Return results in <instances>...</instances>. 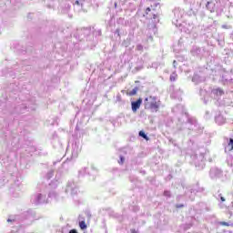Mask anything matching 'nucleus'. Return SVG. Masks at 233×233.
Wrapping results in <instances>:
<instances>
[{"label":"nucleus","mask_w":233,"mask_h":233,"mask_svg":"<svg viewBox=\"0 0 233 233\" xmlns=\"http://www.w3.org/2000/svg\"><path fill=\"white\" fill-rule=\"evenodd\" d=\"M145 108L146 110H152L153 112H157L159 110V102L154 96H149L145 99Z\"/></svg>","instance_id":"f257e3e1"},{"label":"nucleus","mask_w":233,"mask_h":233,"mask_svg":"<svg viewBox=\"0 0 233 233\" xmlns=\"http://www.w3.org/2000/svg\"><path fill=\"white\" fill-rule=\"evenodd\" d=\"M143 103V99L138 98L137 101L131 103L133 112H137L139 110L141 104Z\"/></svg>","instance_id":"f03ea898"},{"label":"nucleus","mask_w":233,"mask_h":233,"mask_svg":"<svg viewBox=\"0 0 233 233\" xmlns=\"http://www.w3.org/2000/svg\"><path fill=\"white\" fill-rule=\"evenodd\" d=\"M219 225H221L222 227H233V222H225V221H221L219 222Z\"/></svg>","instance_id":"7ed1b4c3"},{"label":"nucleus","mask_w":233,"mask_h":233,"mask_svg":"<svg viewBox=\"0 0 233 233\" xmlns=\"http://www.w3.org/2000/svg\"><path fill=\"white\" fill-rule=\"evenodd\" d=\"M79 227H80L81 230H86V223L85 222V220H82L79 222Z\"/></svg>","instance_id":"20e7f679"},{"label":"nucleus","mask_w":233,"mask_h":233,"mask_svg":"<svg viewBox=\"0 0 233 233\" xmlns=\"http://www.w3.org/2000/svg\"><path fill=\"white\" fill-rule=\"evenodd\" d=\"M177 79V75L176 73H172L169 77V81L174 82Z\"/></svg>","instance_id":"39448f33"},{"label":"nucleus","mask_w":233,"mask_h":233,"mask_svg":"<svg viewBox=\"0 0 233 233\" xmlns=\"http://www.w3.org/2000/svg\"><path fill=\"white\" fill-rule=\"evenodd\" d=\"M138 134H139L140 137H143L144 139H146V141H148L150 139L147 137V134H145L143 131H139Z\"/></svg>","instance_id":"423d86ee"},{"label":"nucleus","mask_w":233,"mask_h":233,"mask_svg":"<svg viewBox=\"0 0 233 233\" xmlns=\"http://www.w3.org/2000/svg\"><path fill=\"white\" fill-rule=\"evenodd\" d=\"M137 90H139V88L135 87L132 91L128 93V96H136V94H137Z\"/></svg>","instance_id":"0eeeda50"},{"label":"nucleus","mask_w":233,"mask_h":233,"mask_svg":"<svg viewBox=\"0 0 233 233\" xmlns=\"http://www.w3.org/2000/svg\"><path fill=\"white\" fill-rule=\"evenodd\" d=\"M210 5H213V6H214V4H212V2H208L206 6H207L208 10H209L210 12H214V7H210Z\"/></svg>","instance_id":"6e6552de"},{"label":"nucleus","mask_w":233,"mask_h":233,"mask_svg":"<svg viewBox=\"0 0 233 233\" xmlns=\"http://www.w3.org/2000/svg\"><path fill=\"white\" fill-rule=\"evenodd\" d=\"M150 12H152V9L150 7H147L146 11H145L146 15H148V14H150Z\"/></svg>","instance_id":"1a4fd4ad"},{"label":"nucleus","mask_w":233,"mask_h":233,"mask_svg":"<svg viewBox=\"0 0 233 233\" xmlns=\"http://www.w3.org/2000/svg\"><path fill=\"white\" fill-rule=\"evenodd\" d=\"M228 145L229 146L231 145V150H233V139L232 138L229 139Z\"/></svg>","instance_id":"9d476101"},{"label":"nucleus","mask_w":233,"mask_h":233,"mask_svg":"<svg viewBox=\"0 0 233 233\" xmlns=\"http://www.w3.org/2000/svg\"><path fill=\"white\" fill-rule=\"evenodd\" d=\"M137 50H143V46H142V45L137 46Z\"/></svg>","instance_id":"9b49d317"},{"label":"nucleus","mask_w":233,"mask_h":233,"mask_svg":"<svg viewBox=\"0 0 233 233\" xmlns=\"http://www.w3.org/2000/svg\"><path fill=\"white\" fill-rule=\"evenodd\" d=\"M183 207H185V205H183V204H180V205H177V206H176L177 208H183Z\"/></svg>","instance_id":"f8f14e48"},{"label":"nucleus","mask_w":233,"mask_h":233,"mask_svg":"<svg viewBox=\"0 0 233 233\" xmlns=\"http://www.w3.org/2000/svg\"><path fill=\"white\" fill-rule=\"evenodd\" d=\"M164 196H170V192L169 191H165Z\"/></svg>","instance_id":"ddd939ff"},{"label":"nucleus","mask_w":233,"mask_h":233,"mask_svg":"<svg viewBox=\"0 0 233 233\" xmlns=\"http://www.w3.org/2000/svg\"><path fill=\"white\" fill-rule=\"evenodd\" d=\"M69 233H77V230H76V229H71V230L69 231Z\"/></svg>","instance_id":"4468645a"},{"label":"nucleus","mask_w":233,"mask_h":233,"mask_svg":"<svg viewBox=\"0 0 233 233\" xmlns=\"http://www.w3.org/2000/svg\"><path fill=\"white\" fill-rule=\"evenodd\" d=\"M121 163H125V158L123 157H120Z\"/></svg>","instance_id":"2eb2a0df"},{"label":"nucleus","mask_w":233,"mask_h":233,"mask_svg":"<svg viewBox=\"0 0 233 233\" xmlns=\"http://www.w3.org/2000/svg\"><path fill=\"white\" fill-rule=\"evenodd\" d=\"M131 233H139V232L136 229H131Z\"/></svg>","instance_id":"dca6fc26"},{"label":"nucleus","mask_w":233,"mask_h":233,"mask_svg":"<svg viewBox=\"0 0 233 233\" xmlns=\"http://www.w3.org/2000/svg\"><path fill=\"white\" fill-rule=\"evenodd\" d=\"M153 19H157V15L154 14L153 15Z\"/></svg>","instance_id":"f3484780"},{"label":"nucleus","mask_w":233,"mask_h":233,"mask_svg":"<svg viewBox=\"0 0 233 233\" xmlns=\"http://www.w3.org/2000/svg\"><path fill=\"white\" fill-rule=\"evenodd\" d=\"M221 201H225V198L221 197L220 198Z\"/></svg>","instance_id":"a211bd4d"},{"label":"nucleus","mask_w":233,"mask_h":233,"mask_svg":"<svg viewBox=\"0 0 233 233\" xmlns=\"http://www.w3.org/2000/svg\"><path fill=\"white\" fill-rule=\"evenodd\" d=\"M222 28H228V26H227V25H222Z\"/></svg>","instance_id":"6ab92c4d"},{"label":"nucleus","mask_w":233,"mask_h":233,"mask_svg":"<svg viewBox=\"0 0 233 233\" xmlns=\"http://www.w3.org/2000/svg\"><path fill=\"white\" fill-rule=\"evenodd\" d=\"M220 94H223V90H219Z\"/></svg>","instance_id":"aec40b11"}]
</instances>
